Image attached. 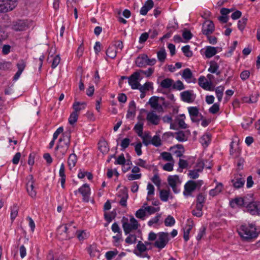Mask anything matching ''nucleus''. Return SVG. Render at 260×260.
Here are the masks:
<instances>
[{"instance_id": "obj_1", "label": "nucleus", "mask_w": 260, "mask_h": 260, "mask_svg": "<svg viewBox=\"0 0 260 260\" xmlns=\"http://www.w3.org/2000/svg\"><path fill=\"white\" fill-rule=\"evenodd\" d=\"M71 141V132L66 131L59 138L58 143L55 148V155L58 159L62 158L67 153Z\"/></svg>"}, {"instance_id": "obj_2", "label": "nucleus", "mask_w": 260, "mask_h": 260, "mask_svg": "<svg viewBox=\"0 0 260 260\" xmlns=\"http://www.w3.org/2000/svg\"><path fill=\"white\" fill-rule=\"evenodd\" d=\"M238 232L243 240L248 241L257 236L255 225L253 224H243L238 229Z\"/></svg>"}, {"instance_id": "obj_3", "label": "nucleus", "mask_w": 260, "mask_h": 260, "mask_svg": "<svg viewBox=\"0 0 260 260\" xmlns=\"http://www.w3.org/2000/svg\"><path fill=\"white\" fill-rule=\"evenodd\" d=\"M170 240L168 233L159 232L158 233V237L154 244V247L161 250L165 247Z\"/></svg>"}, {"instance_id": "obj_4", "label": "nucleus", "mask_w": 260, "mask_h": 260, "mask_svg": "<svg viewBox=\"0 0 260 260\" xmlns=\"http://www.w3.org/2000/svg\"><path fill=\"white\" fill-rule=\"evenodd\" d=\"M17 0H0V12L12 10L17 5Z\"/></svg>"}, {"instance_id": "obj_5", "label": "nucleus", "mask_w": 260, "mask_h": 260, "mask_svg": "<svg viewBox=\"0 0 260 260\" xmlns=\"http://www.w3.org/2000/svg\"><path fill=\"white\" fill-rule=\"evenodd\" d=\"M140 72L136 71L128 77V83L133 89H137L140 86L139 81L142 79Z\"/></svg>"}, {"instance_id": "obj_6", "label": "nucleus", "mask_w": 260, "mask_h": 260, "mask_svg": "<svg viewBox=\"0 0 260 260\" xmlns=\"http://www.w3.org/2000/svg\"><path fill=\"white\" fill-rule=\"evenodd\" d=\"M246 211L252 215H259L260 202L254 201L245 206Z\"/></svg>"}, {"instance_id": "obj_7", "label": "nucleus", "mask_w": 260, "mask_h": 260, "mask_svg": "<svg viewBox=\"0 0 260 260\" xmlns=\"http://www.w3.org/2000/svg\"><path fill=\"white\" fill-rule=\"evenodd\" d=\"M168 182L175 193H177L180 191V189L177 187V185L181 183L178 176H169L168 177Z\"/></svg>"}, {"instance_id": "obj_8", "label": "nucleus", "mask_w": 260, "mask_h": 260, "mask_svg": "<svg viewBox=\"0 0 260 260\" xmlns=\"http://www.w3.org/2000/svg\"><path fill=\"white\" fill-rule=\"evenodd\" d=\"M215 30V26L213 21L211 20H206L202 26V32L206 36H209L212 34Z\"/></svg>"}, {"instance_id": "obj_9", "label": "nucleus", "mask_w": 260, "mask_h": 260, "mask_svg": "<svg viewBox=\"0 0 260 260\" xmlns=\"http://www.w3.org/2000/svg\"><path fill=\"white\" fill-rule=\"evenodd\" d=\"M159 99L163 101L165 100V99L162 97L159 98L153 96L150 98L148 103L153 109L157 110L158 112H161L163 111V108L161 105L158 104V101Z\"/></svg>"}, {"instance_id": "obj_10", "label": "nucleus", "mask_w": 260, "mask_h": 260, "mask_svg": "<svg viewBox=\"0 0 260 260\" xmlns=\"http://www.w3.org/2000/svg\"><path fill=\"white\" fill-rule=\"evenodd\" d=\"M28 27L27 22L24 20H18L13 22L12 25V28L15 31H24Z\"/></svg>"}, {"instance_id": "obj_11", "label": "nucleus", "mask_w": 260, "mask_h": 260, "mask_svg": "<svg viewBox=\"0 0 260 260\" xmlns=\"http://www.w3.org/2000/svg\"><path fill=\"white\" fill-rule=\"evenodd\" d=\"M181 99L182 101L188 103H192L195 99V95L192 90H186L180 93Z\"/></svg>"}, {"instance_id": "obj_12", "label": "nucleus", "mask_w": 260, "mask_h": 260, "mask_svg": "<svg viewBox=\"0 0 260 260\" xmlns=\"http://www.w3.org/2000/svg\"><path fill=\"white\" fill-rule=\"evenodd\" d=\"M245 180L241 174H236L234 176L231 182L233 186L236 188H240L244 184Z\"/></svg>"}, {"instance_id": "obj_13", "label": "nucleus", "mask_w": 260, "mask_h": 260, "mask_svg": "<svg viewBox=\"0 0 260 260\" xmlns=\"http://www.w3.org/2000/svg\"><path fill=\"white\" fill-rule=\"evenodd\" d=\"M78 191L82 195L83 201L88 202L89 201V196L90 191L89 185L86 183L83 184L78 189Z\"/></svg>"}, {"instance_id": "obj_14", "label": "nucleus", "mask_w": 260, "mask_h": 260, "mask_svg": "<svg viewBox=\"0 0 260 260\" xmlns=\"http://www.w3.org/2000/svg\"><path fill=\"white\" fill-rule=\"evenodd\" d=\"M29 180L26 184V189L28 193L31 198H35L37 192L34 189V180L32 175H30L29 176Z\"/></svg>"}, {"instance_id": "obj_15", "label": "nucleus", "mask_w": 260, "mask_h": 260, "mask_svg": "<svg viewBox=\"0 0 260 260\" xmlns=\"http://www.w3.org/2000/svg\"><path fill=\"white\" fill-rule=\"evenodd\" d=\"M198 187V183L192 180L188 181L184 186V194L188 196L190 194Z\"/></svg>"}, {"instance_id": "obj_16", "label": "nucleus", "mask_w": 260, "mask_h": 260, "mask_svg": "<svg viewBox=\"0 0 260 260\" xmlns=\"http://www.w3.org/2000/svg\"><path fill=\"white\" fill-rule=\"evenodd\" d=\"M198 83L200 86L204 89L209 91L213 90V88L211 87V83L209 82L207 79L203 76H201L199 78Z\"/></svg>"}, {"instance_id": "obj_17", "label": "nucleus", "mask_w": 260, "mask_h": 260, "mask_svg": "<svg viewBox=\"0 0 260 260\" xmlns=\"http://www.w3.org/2000/svg\"><path fill=\"white\" fill-rule=\"evenodd\" d=\"M16 66L17 67L18 71L13 77V80L14 81L17 80L20 77L26 67V62L23 59L20 60L17 63Z\"/></svg>"}, {"instance_id": "obj_18", "label": "nucleus", "mask_w": 260, "mask_h": 260, "mask_svg": "<svg viewBox=\"0 0 260 260\" xmlns=\"http://www.w3.org/2000/svg\"><path fill=\"white\" fill-rule=\"evenodd\" d=\"M170 150L176 155L177 157H180L183 156L184 152L183 146L181 144H177L170 148Z\"/></svg>"}, {"instance_id": "obj_19", "label": "nucleus", "mask_w": 260, "mask_h": 260, "mask_svg": "<svg viewBox=\"0 0 260 260\" xmlns=\"http://www.w3.org/2000/svg\"><path fill=\"white\" fill-rule=\"evenodd\" d=\"M147 120L154 125L158 124L160 121V117L153 112H150L147 115Z\"/></svg>"}, {"instance_id": "obj_20", "label": "nucleus", "mask_w": 260, "mask_h": 260, "mask_svg": "<svg viewBox=\"0 0 260 260\" xmlns=\"http://www.w3.org/2000/svg\"><path fill=\"white\" fill-rule=\"evenodd\" d=\"M154 5L152 0H147L144 5L141 8L140 13L142 15H146L150 9H151Z\"/></svg>"}, {"instance_id": "obj_21", "label": "nucleus", "mask_w": 260, "mask_h": 260, "mask_svg": "<svg viewBox=\"0 0 260 260\" xmlns=\"http://www.w3.org/2000/svg\"><path fill=\"white\" fill-rule=\"evenodd\" d=\"M67 233L64 234V236L61 238V240H67L72 238L74 237L76 234L77 233L78 231L76 230V227H68V226H67Z\"/></svg>"}, {"instance_id": "obj_22", "label": "nucleus", "mask_w": 260, "mask_h": 260, "mask_svg": "<svg viewBox=\"0 0 260 260\" xmlns=\"http://www.w3.org/2000/svg\"><path fill=\"white\" fill-rule=\"evenodd\" d=\"M188 221L189 223L187 224H186L183 228V238L185 242H187L189 240V234L192 227L194 225V223L192 221L189 222L188 220Z\"/></svg>"}, {"instance_id": "obj_23", "label": "nucleus", "mask_w": 260, "mask_h": 260, "mask_svg": "<svg viewBox=\"0 0 260 260\" xmlns=\"http://www.w3.org/2000/svg\"><path fill=\"white\" fill-rule=\"evenodd\" d=\"M188 112L193 122H198L199 119L196 118L200 114L199 109L196 107H190L188 108Z\"/></svg>"}, {"instance_id": "obj_24", "label": "nucleus", "mask_w": 260, "mask_h": 260, "mask_svg": "<svg viewBox=\"0 0 260 260\" xmlns=\"http://www.w3.org/2000/svg\"><path fill=\"white\" fill-rule=\"evenodd\" d=\"M138 118L139 119V121L135 125L134 130L139 136H141V135L143 134L144 125L143 121L144 119L143 118H141L140 116H139Z\"/></svg>"}, {"instance_id": "obj_25", "label": "nucleus", "mask_w": 260, "mask_h": 260, "mask_svg": "<svg viewBox=\"0 0 260 260\" xmlns=\"http://www.w3.org/2000/svg\"><path fill=\"white\" fill-rule=\"evenodd\" d=\"M147 55L142 54L137 57L135 62L137 67L143 68L146 66Z\"/></svg>"}, {"instance_id": "obj_26", "label": "nucleus", "mask_w": 260, "mask_h": 260, "mask_svg": "<svg viewBox=\"0 0 260 260\" xmlns=\"http://www.w3.org/2000/svg\"><path fill=\"white\" fill-rule=\"evenodd\" d=\"M230 204L232 208H235L236 206L238 207L246 206V203L242 198H236L231 201Z\"/></svg>"}, {"instance_id": "obj_27", "label": "nucleus", "mask_w": 260, "mask_h": 260, "mask_svg": "<svg viewBox=\"0 0 260 260\" xmlns=\"http://www.w3.org/2000/svg\"><path fill=\"white\" fill-rule=\"evenodd\" d=\"M136 104L134 101H132L128 106V110L126 114V118H129L131 117H134L136 113Z\"/></svg>"}, {"instance_id": "obj_28", "label": "nucleus", "mask_w": 260, "mask_h": 260, "mask_svg": "<svg viewBox=\"0 0 260 260\" xmlns=\"http://www.w3.org/2000/svg\"><path fill=\"white\" fill-rule=\"evenodd\" d=\"M86 104L85 102H75L73 105L74 112L78 114V113L86 108Z\"/></svg>"}, {"instance_id": "obj_29", "label": "nucleus", "mask_w": 260, "mask_h": 260, "mask_svg": "<svg viewBox=\"0 0 260 260\" xmlns=\"http://www.w3.org/2000/svg\"><path fill=\"white\" fill-rule=\"evenodd\" d=\"M216 53L217 48L207 46L205 52V55L207 58H209L215 55Z\"/></svg>"}, {"instance_id": "obj_30", "label": "nucleus", "mask_w": 260, "mask_h": 260, "mask_svg": "<svg viewBox=\"0 0 260 260\" xmlns=\"http://www.w3.org/2000/svg\"><path fill=\"white\" fill-rule=\"evenodd\" d=\"M219 66L214 61H211L210 63V67L208 69V72L211 73H215L216 75H219L220 74V72L218 71Z\"/></svg>"}, {"instance_id": "obj_31", "label": "nucleus", "mask_w": 260, "mask_h": 260, "mask_svg": "<svg viewBox=\"0 0 260 260\" xmlns=\"http://www.w3.org/2000/svg\"><path fill=\"white\" fill-rule=\"evenodd\" d=\"M99 149L103 154H106L109 151V148L106 141H100L99 143Z\"/></svg>"}, {"instance_id": "obj_32", "label": "nucleus", "mask_w": 260, "mask_h": 260, "mask_svg": "<svg viewBox=\"0 0 260 260\" xmlns=\"http://www.w3.org/2000/svg\"><path fill=\"white\" fill-rule=\"evenodd\" d=\"M77 161V157L76 155L74 153L70 154L68 160V166L70 170H71L73 167L75 166Z\"/></svg>"}, {"instance_id": "obj_33", "label": "nucleus", "mask_w": 260, "mask_h": 260, "mask_svg": "<svg viewBox=\"0 0 260 260\" xmlns=\"http://www.w3.org/2000/svg\"><path fill=\"white\" fill-rule=\"evenodd\" d=\"M223 189V185L221 183H218L215 188L210 190L209 194L214 197L218 194Z\"/></svg>"}, {"instance_id": "obj_34", "label": "nucleus", "mask_w": 260, "mask_h": 260, "mask_svg": "<svg viewBox=\"0 0 260 260\" xmlns=\"http://www.w3.org/2000/svg\"><path fill=\"white\" fill-rule=\"evenodd\" d=\"M182 77L184 78L188 83L191 82V79L192 77V74L191 70L186 68L183 71Z\"/></svg>"}, {"instance_id": "obj_35", "label": "nucleus", "mask_w": 260, "mask_h": 260, "mask_svg": "<svg viewBox=\"0 0 260 260\" xmlns=\"http://www.w3.org/2000/svg\"><path fill=\"white\" fill-rule=\"evenodd\" d=\"M142 139L143 143L145 146H148L151 144V136L150 135V133L145 132L144 134L141 135V136H139Z\"/></svg>"}, {"instance_id": "obj_36", "label": "nucleus", "mask_w": 260, "mask_h": 260, "mask_svg": "<svg viewBox=\"0 0 260 260\" xmlns=\"http://www.w3.org/2000/svg\"><path fill=\"white\" fill-rule=\"evenodd\" d=\"M203 205L196 204V208L191 212L192 215L198 217H201L203 214Z\"/></svg>"}, {"instance_id": "obj_37", "label": "nucleus", "mask_w": 260, "mask_h": 260, "mask_svg": "<svg viewBox=\"0 0 260 260\" xmlns=\"http://www.w3.org/2000/svg\"><path fill=\"white\" fill-rule=\"evenodd\" d=\"M170 195V190L162 189L159 192V197L163 202H167Z\"/></svg>"}, {"instance_id": "obj_38", "label": "nucleus", "mask_w": 260, "mask_h": 260, "mask_svg": "<svg viewBox=\"0 0 260 260\" xmlns=\"http://www.w3.org/2000/svg\"><path fill=\"white\" fill-rule=\"evenodd\" d=\"M224 90V86L221 85L217 87L215 89L216 96L219 102H220L222 100Z\"/></svg>"}, {"instance_id": "obj_39", "label": "nucleus", "mask_w": 260, "mask_h": 260, "mask_svg": "<svg viewBox=\"0 0 260 260\" xmlns=\"http://www.w3.org/2000/svg\"><path fill=\"white\" fill-rule=\"evenodd\" d=\"M117 51L116 50L114 46H109L106 51V55L110 58H114L117 54Z\"/></svg>"}, {"instance_id": "obj_40", "label": "nucleus", "mask_w": 260, "mask_h": 260, "mask_svg": "<svg viewBox=\"0 0 260 260\" xmlns=\"http://www.w3.org/2000/svg\"><path fill=\"white\" fill-rule=\"evenodd\" d=\"M211 141V136L210 134H206L204 135L200 139V142L201 144L207 147Z\"/></svg>"}, {"instance_id": "obj_41", "label": "nucleus", "mask_w": 260, "mask_h": 260, "mask_svg": "<svg viewBox=\"0 0 260 260\" xmlns=\"http://www.w3.org/2000/svg\"><path fill=\"white\" fill-rule=\"evenodd\" d=\"M173 83V80L172 79L166 78L161 81L160 85L164 88H169L172 86Z\"/></svg>"}, {"instance_id": "obj_42", "label": "nucleus", "mask_w": 260, "mask_h": 260, "mask_svg": "<svg viewBox=\"0 0 260 260\" xmlns=\"http://www.w3.org/2000/svg\"><path fill=\"white\" fill-rule=\"evenodd\" d=\"M175 138L179 142H184L187 140V137L183 131H179L174 134Z\"/></svg>"}, {"instance_id": "obj_43", "label": "nucleus", "mask_w": 260, "mask_h": 260, "mask_svg": "<svg viewBox=\"0 0 260 260\" xmlns=\"http://www.w3.org/2000/svg\"><path fill=\"white\" fill-rule=\"evenodd\" d=\"M151 144L157 147L160 146L162 143L160 136L156 135L151 138Z\"/></svg>"}, {"instance_id": "obj_44", "label": "nucleus", "mask_w": 260, "mask_h": 260, "mask_svg": "<svg viewBox=\"0 0 260 260\" xmlns=\"http://www.w3.org/2000/svg\"><path fill=\"white\" fill-rule=\"evenodd\" d=\"M153 88V83L150 82H146L143 85H141L139 86L137 89H139L140 91H147L149 90L150 89Z\"/></svg>"}, {"instance_id": "obj_45", "label": "nucleus", "mask_w": 260, "mask_h": 260, "mask_svg": "<svg viewBox=\"0 0 260 260\" xmlns=\"http://www.w3.org/2000/svg\"><path fill=\"white\" fill-rule=\"evenodd\" d=\"M147 215V213L145 208H140L138 210H137L135 213V216L138 218L141 219L142 220H144L145 216Z\"/></svg>"}, {"instance_id": "obj_46", "label": "nucleus", "mask_w": 260, "mask_h": 260, "mask_svg": "<svg viewBox=\"0 0 260 260\" xmlns=\"http://www.w3.org/2000/svg\"><path fill=\"white\" fill-rule=\"evenodd\" d=\"M67 231V226L64 225H60L57 230V234L58 238L61 240V238L64 236Z\"/></svg>"}, {"instance_id": "obj_47", "label": "nucleus", "mask_w": 260, "mask_h": 260, "mask_svg": "<svg viewBox=\"0 0 260 260\" xmlns=\"http://www.w3.org/2000/svg\"><path fill=\"white\" fill-rule=\"evenodd\" d=\"M166 52L164 49H161L157 52V56L159 61L164 62L166 58Z\"/></svg>"}, {"instance_id": "obj_48", "label": "nucleus", "mask_w": 260, "mask_h": 260, "mask_svg": "<svg viewBox=\"0 0 260 260\" xmlns=\"http://www.w3.org/2000/svg\"><path fill=\"white\" fill-rule=\"evenodd\" d=\"M164 223L166 226H172L175 223V220L171 215H168L165 219Z\"/></svg>"}, {"instance_id": "obj_49", "label": "nucleus", "mask_w": 260, "mask_h": 260, "mask_svg": "<svg viewBox=\"0 0 260 260\" xmlns=\"http://www.w3.org/2000/svg\"><path fill=\"white\" fill-rule=\"evenodd\" d=\"M78 116H79L78 114H77L76 113H75V112L73 111L71 114V115L69 118V123L71 125L74 124L77 121Z\"/></svg>"}, {"instance_id": "obj_50", "label": "nucleus", "mask_w": 260, "mask_h": 260, "mask_svg": "<svg viewBox=\"0 0 260 260\" xmlns=\"http://www.w3.org/2000/svg\"><path fill=\"white\" fill-rule=\"evenodd\" d=\"M122 228L126 235L129 234L132 231L135 230L130 223L124 222L122 224Z\"/></svg>"}, {"instance_id": "obj_51", "label": "nucleus", "mask_w": 260, "mask_h": 260, "mask_svg": "<svg viewBox=\"0 0 260 260\" xmlns=\"http://www.w3.org/2000/svg\"><path fill=\"white\" fill-rule=\"evenodd\" d=\"M200 172H201V169H196L193 170L189 171L188 175L190 178L195 179L199 177V173Z\"/></svg>"}, {"instance_id": "obj_52", "label": "nucleus", "mask_w": 260, "mask_h": 260, "mask_svg": "<svg viewBox=\"0 0 260 260\" xmlns=\"http://www.w3.org/2000/svg\"><path fill=\"white\" fill-rule=\"evenodd\" d=\"M206 200V196L202 193H199L197 197V205H203Z\"/></svg>"}, {"instance_id": "obj_53", "label": "nucleus", "mask_w": 260, "mask_h": 260, "mask_svg": "<svg viewBox=\"0 0 260 260\" xmlns=\"http://www.w3.org/2000/svg\"><path fill=\"white\" fill-rule=\"evenodd\" d=\"M173 88L178 90H181L185 88L183 83L180 80H177L172 85Z\"/></svg>"}, {"instance_id": "obj_54", "label": "nucleus", "mask_w": 260, "mask_h": 260, "mask_svg": "<svg viewBox=\"0 0 260 260\" xmlns=\"http://www.w3.org/2000/svg\"><path fill=\"white\" fill-rule=\"evenodd\" d=\"M182 51L184 53V55L186 57H189L192 56V52L190 50V46L189 45H186L182 48Z\"/></svg>"}, {"instance_id": "obj_55", "label": "nucleus", "mask_w": 260, "mask_h": 260, "mask_svg": "<svg viewBox=\"0 0 260 260\" xmlns=\"http://www.w3.org/2000/svg\"><path fill=\"white\" fill-rule=\"evenodd\" d=\"M77 236L80 241H82L87 238L89 236V234L88 233H86L84 231H77Z\"/></svg>"}, {"instance_id": "obj_56", "label": "nucleus", "mask_w": 260, "mask_h": 260, "mask_svg": "<svg viewBox=\"0 0 260 260\" xmlns=\"http://www.w3.org/2000/svg\"><path fill=\"white\" fill-rule=\"evenodd\" d=\"M160 156L162 158L166 161H171L173 160L171 154L168 152H162L161 153Z\"/></svg>"}, {"instance_id": "obj_57", "label": "nucleus", "mask_w": 260, "mask_h": 260, "mask_svg": "<svg viewBox=\"0 0 260 260\" xmlns=\"http://www.w3.org/2000/svg\"><path fill=\"white\" fill-rule=\"evenodd\" d=\"M118 252L117 250L114 251H109L105 254V257L107 260H111L114 258L117 254Z\"/></svg>"}, {"instance_id": "obj_58", "label": "nucleus", "mask_w": 260, "mask_h": 260, "mask_svg": "<svg viewBox=\"0 0 260 260\" xmlns=\"http://www.w3.org/2000/svg\"><path fill=\"white\" fill-rule=\"evenodd\" d=\"M247 19L246 18H242L241 20H239L238 23V28L242 31L246 24Z\"/></svg>"}, {"instance_id": "obj_59", "label": "nucleus", "mask_w": 260, "mask_h": 260, "mask_svg": "<svg viewBox=\"0 0 260 260\" xmlns=\"http://www.w3.org/2000/svg\"><path fill=\"white\" fill-rule=\"evenodd\" d=\"M18 212V208L16 205L13 206L11 208V218L12 220H14L17 217Z\"/></svg>"}, {"instance_id": "obj_60", "label": "nucleus", "mask_w": 260, "mask_h": 260, "mask_svg": "<svg viewBox=\"0 0 260 260\" xmlns=\"http://www.w3.org/2000/svg\"><path fill=\"white\" fill-rule=\"evenodd\" d=\"M154 69L152 68H149L147 70L144 71L142 70H139L137 71L138 72H140V75L141 76V74L142 73L146 75V77H149L152 75V74L154 72Z\"/></svg>"}, {"instance_id": "obj_61", "label": "nucleus", "mask_w": 260, "mask_h": 260, "mask_svg": "<svg viewBox=\"0 0 260 260\" xmlns=\"http://www.w3.org/2000/svg\"><path fill=\"white\" fill-rule=\"evenodd\" d=\"M219 111V105L217 103L214 104L209 109L211 114H216Z\"/></svg>"}, {"instance_id": "obj_62", "label": "nucleus", "mask_w": 260, "mask_h": 260, "mask_svg": "<svg viewBox=\"0 0 260 260\" xmlns=\"http://www.w3.org/2000/svg\"><path fill=\"white\" fill-rule=\"evenodd\" d=\"M145 209L146 210V213L148 212L149 215L152 214L158 211H159V207L155 208L152 206H148L145 207Z\"/></svg>"}, {"instance_id": "obj_63", "label": "nucleus", "mask_w": 260, "mask_h": 260, "mask_svg": "<svg viewBox=\"0 0 260 260\" xmlns=\"http://www.w3.org/2000/svg\"><path fill=\"white\" fill-rule=\"evenodd\" d=\"M130 143V140L129 138H126L123 139L121 142V150H124L125 149L127 148Z\"/></svg>"}, {"instance_id": "obj_64", "label": "nucleus", "mask_w": 260, "mask_h": 260, "mask_svg": "<svg viewBox=\"0 0 260 260\" xmlns=\"http://www.w3.org/2000/svg\"><path fill=\"white\" fill-rule=\"evenodd\" d=\"M161 217V214H157L156 216L154 218H152L148 222V225L149 226H151L154 223H157L159 220L160 218Z\"/></svg>"}]
</instances>
